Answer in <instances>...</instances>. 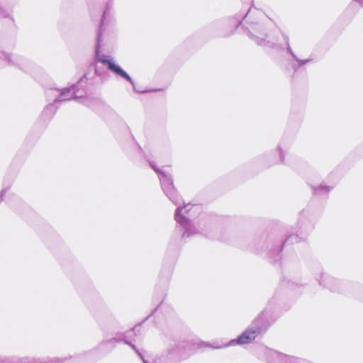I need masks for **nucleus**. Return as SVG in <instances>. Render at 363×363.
Here are the masks:
<instances>
[{"instance_id": "f257e3e1", "label": "nucleus", "mask_w": 363, "mask_h": 363, "mask_svg": "<svg viewBox=\"0 0 363 363\" xmlns=\"http://www.w3.org/2000/svg\"><path fill=\"white\" fill-rule=\"evenodd\" d=\"M99 61L103 64L107 65L109 69H111L116 74L125 79L129 82H132L130 77L125 71H123L119 66L114 64V62L111 60H110L108 57L105 56L101 57L99 59Z\"/></svg>"}, {"instance_id": "7ed1b4c3", "label": "nucleus", "mask_w": 363, "mask_h": 363, "mask_svg": "<svg viewBox=\"0 0 363 363\" xmlns=\"http://www.w3.org/2000/svg\"><path fill=\"white\" fill-rule=\"evenodd\" d=\"M183 220H183V221H182V220H179V219L177 218V220H178L179 222H181L182 225H183L184 226L188 225V224H189V220H188L187 219H185V218H183Z\"/></svg>"}, {"instance_id": "f03ea898", "label": "nucleus", "mask_w": 363, "mask_h": 363, "mask_svg": "<svg viewBox=\"0 0 363 363\" xmlns=\"http://www.w3.org/2000/svg\"><path fill=\"white\" fill-rule=\"evenodd\" d=\"M257 333V330L248 329L242 333L236 341L240 345L248 344L255 339Z\"/></svg>"}]
</instances>
